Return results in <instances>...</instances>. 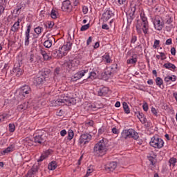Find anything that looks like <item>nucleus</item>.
Masks as SVG:
<instances>
[{
  "label": "nucleus",
  "instance_id": "nucleus-19",
  "mask_svg": "<svg viewBox=\"0 0 177 177\" xmlns=\"http://www.w3.org/2000/svg\"><path fill=\"white\" fill-rule=\"evenodd\" d=\"M138 62V55H133L131 58L127 60V64H136Z\"/></svg>",
  "mask_w": 177,
  "mask_h": 177
},
{
  "label": "nucleus",
  "instance_id": "nucleus-17",
  "mask_svg": "<svg viewBox=\"0 0 177 177\" xmlns=\"http://www.w3.org/2000/svg\"><path fill=\"white\" fill-rule=\"evenodd\" d=\"M163 67L164 68H166L167 70H170L171 71H175V70H176V66L171 62L164 64Z\"/></svg>",
  "mask_w": 177,
  "mask_h": 177
},
{
  "label": "nucleus",
  "instance_id": "nucleus-1",
  "mask_svg": "<svg viewBox=\"0 0 177 177\" xmlns=\"http://www.w3.org/2000/svg\"><path fill=\"white\" fill-rule=\"evenodd\" d=\"M141 21H138L136 25V30L138 34L144 32L145 35L149 32V22L145 14L140 15Z\"/></svg>",
  "mask_w": 177,
  "mask_h": 177
},
{
  "label": "nucleus",
  "instance_id": "nucleus-13",
  "mask_svg": "<svg viewBox=\"0 0 177 177\" xmlns=\"http://www.w3.org/2000/svg\"><path fill=\"white\" fill-rule=\"evenodd\" d=\"M114 16V13H113V11L108 10L105 12L103 13L102 17L104 19V21H107L111 19Z\"/></svg>",
  "mask_w": 177,
  "mask_h": 177
},
{
  "label": "nucleus",
  "instance_id": "nucleus-40",
  "mask_svg": "<svg viewBox=\"0 0 177 177\" xmlns=\"http://www.w3.org/2000/svg\"><path fill=\"white\" fill-rule=\"evenodd\" d=\"M97 75H96V73L95 72H91L90 73V75L88 77V79H90V80H95V78H97Z\"/></svg>",
  "mask_w": 177,
  "mask_h": 177
},
{
  "label": "nucleus",
  "instance_id": "nucleus-25",
  "mask_svg": "<svg viewBox=\"0 0 177 177\" xmlns=\"http://www.w3.org/2000/svg\"><path fill=\"white\" fill-rule=\"evenodd\" d=\"M57 168V163L56 161H52L48 165V169L50 171H55Z\"/></svg>",
  "mask_w": 177,
  "mask_h": 177
},
{
  "label": "nucleus",
  "instance_id": "nucleus-16",
  "mask_svg": "<svg viewBox=\"0 0 177 177\" xmlns=\"http://www.w3.org/2000/svg\"><path fill=\"white\" fill-rule=\"evenodd\" d=\"M34 84L35 85H41L45 82V78L44 77L43 75L41 76H36L34 78Z\"/></svg>",
  "mask_w": 177,
  "mask_h": 177
},
{
  "label": "nucleus",
  "instance_id": "nucleus-38",
  "mask_svg": "<svg viewBox=\"0 0 177 177\" xmlns=\"http://www.w3.org/2000/svg\"><path fill=\"white\" fill-rule=\"evenodd\" d=\"M92 172H93V167L90 166V167H88L87 172H86L84 177L89 176V175H91V174H92Z\"/></svg>",
  "mask_w": 177,
  "mask_h": 177
},
{
  "label": "nucleus",
  "instance_id": "nucleus-56",
  "mask_svg": "<svg viewBox=\"0 0 177 177\" xmlns=\"http://www.w3.org/2000/svg\"><path fill=\"white\" fill-rule=\"evenodd\" d=\"M138 38L136 37V36H133L131 40V44H135V42H136Z\"/></svg>",
  "mask_w": 177,
  "mask_h": 177
},
{
  "label": "nucleus",
  "instance_id": "nucleus-63",
  "mask_svg": "<svg viewBox=\"0 0 177 177\" xmlns=\"http://www.w3.org/2000/svg\"><path fill=\"white\" fill-rule=\"evenodd\" d=\"M87 125H89V127H93V121L91 120L87 122Z\"/></svg>",
  "mask_w": 177,
  "mask_h": 177
},
{
  "label": "nucleus",
  "instance_id": "nucleus-26",
  "mask_svg": "<svg viewBox=\"0 0 177 177\" xmlns=\"http://www.w3.org/2000/svg\"><path fill=\"white\" fill-rule=\"evenodd\" d=\"M19 27H20V21H17L14 24V25L11 28V31L13 32H17V30H19Z\"/></svg>",
  "mask_w": 177,
  "mask_h": 177
},
{
  "label": "nucleus",
  "instance_id": "nucleus-41",
  "mask_svg": "<svg viewBox=\"0 0 177 177\" xmlns=\"http://www.w3.org/2000/svg\"><path fill=\"white\" fill-rule=\"evenodd\" d=\"M90 27V24H87L86 25H84L81 27L80 28V31H86V30H88V28H89Z\"/></svg>",
  "mask_w": 177,
  "mask_h": 177
},
{
  "label": "nucleus",
  "instance_id": "nucleus-3",
  "mask_svg": "<svg viewBox=\"0 0 177 177\" xmlns=\"http://www.w3.org/2000/svg\"><path fill=\"white\" fill-rule=\"evenodd\" d=\"M71 43L66 42L58 50H53L52 56L55 59H62L63 56H66L71 49Z\"/></svg>",
  "mask_w": 177,
  "mask_h": 177
},
{
  "label": "nucleus",
  "instance_id": "nucleus-44",
  "mask_svg": "<svg viewBox=\"0 0 177 177\" xmlns=\"http://www.w3.org/2000/svg\"><path fill=\"white\" fill-rule=\"evenodd\" d=\"M151 111L152 114H153V115H155L156 117H157V115H158V112H157V109H156V108L152 107L151 109Z\"/></svg>",
  "mask_w": 177,
  "mask_h": 177
},
{
  "label": "nucleus",
  "instance_id": "nucleus-15",
  "mask_svg": "<svg viewBox=\"0 0 177 177\" xmlns=\"http://www.w3.org/2000/svg\"><path fill=\"white\" fill-rule=\"evenodd\" d=\"M38 171V167L37 166H33L31 169H30L27 174L26 175V177H35V174Z\"/></svg>",
  "mask_w": 177,
  "mask_h": 177
},
{
  "label": "nucleus",
  "instance_id": "nucleus-36",
  "mask_svg": "<svg viewBox=\"0 0 177 177\" xmlns=\"http://www.w3.org/2000/svg\"><path fill=\"white\" fill-rule=\"evenodd\" d=\"M68 68H73V67H75V65L74 64L73 60H68L66 63Z\"/></svg>",
  "mask_w": 177,
  "mask_h": 177
},
{
  "label": "nucleus",
  "instance_id": "nucleus-5",
  "mask_svg": "<svg viewBox=\"0 0 177 177\" xmlns=\"http://www.w3.org/2000/svg\"><path fill=\"white\" fill-rule=\"evenodd\" d=\"M149 145L154 149H162L164 147V140L158 136H154L151 138Z\"/></svg>",
  "mask_w": 177,
  "mask_h": 177
},
{
  "label": "nucleus",
  "instance_id": "nucleus-11",
  "mask_svg": "<svg viewBox=\"0 0 177 177\" xmlns=\"http://www.w3.org/2000/svg\"><path fill=\"white\" fill-rule=\"evenodd\" d=\"M87 73H88V69L82 70L73 75V80H74V81H77V80H81V78H82L84 75H85V74H87Z\"/></svg>",
  "mask_w": 177,
  "mask_h": 177
},
{
  "label": "nucleus",
  "instance_id": "nucleus-2",
  "mask_svg": "<svg viewBox=\"0 0 177 177\" xmlns=\"http://www.w3.org/2000/svg\"><path fill=\"white\" fill-rule=\"evenodd\" d=\"M107 145H106L104 140L102 139L95 145L93 148V153L95 156H97V157H103V156L107 153Z\"/></svg>",
  "mask_w": 177,
  "mask_h": 177
},
{
  "label": "nucleus",
  "instance_id": "nucleus-62",
  "mask_svg": "<svg viewBox=\"0 0 177 177\" xmlns=\"http://www.w3.org/2000/svg\"><path fill=\"white\" fill-rule=\"evenodd\" d=\"M127 0H118V2L119 3V5H124V3Z\"/></svg>",
  "mask_w": 177,
  "mask_h": 177
},
{
  "label": "nucleus",
  "instance_id": "nucleus-6",
  "mask_svg": "<svg viewBox=\"0 0 177 177\" xmlns=\"http://www.w3.org/2000/svg\"><path fill=\"white\" fill-rule=\"evenodd\" d=\"M122 138L123 139L133 138V139H135L136 140L139 138V134H138V132L135 131V130L130 129L128 130H124L122 132Z\"/></svg>",
  "mask_w": 177,
  "mask_h": 177
},
{
  "label": "nucleus",
  "instance_id": "nucleus-28",
  "mask_svg": "<svg viewBox=\"0 0 177 177\" xmlns=\"http://www.w3.org/2000/svg\"><path fill=\"white\" fill-rule=\"evenodd\" d=\"M34 142L35 143H43L44 139H42V136H36L34 138Z\"/></svg>",
  "mask_w": 177,
  "mask_h": 177
},
{
  "label": "nucleus",
  "instance_id": "nucleus-32",
  "mask_svg": "<svg viewBox=\"0 0 177 177\" xmlns=\"http://www.w3.org/2000/svg\"><path fill=\"white\" fill-rule=\"evenodd\" d=\"M176 158H171L169 160V167H172L174 168V167H175V164L176 163Z\"/></svg>",
  "mask_w": 177,
  "mask_h": 177
},
{
  "label": "nucleus",
  "instance_id": "nucleus-7",
  "mask_svg": "<svg viewBox=\"0 0 177 177\" xmlns=\"http://www.w3.org/2000/svg\"><path fill=\"white\" fill-rule=\"evenodd\" d=\"M90 140H92V136L88 133H83L79 138L78 145L80 146H85V145L89 143Z\"/></svg>",
  "mask_w": 177,
  "mask_h": 177
},
{
  "label": "nucleus",
  "instance_id": "nucleus-42",
  "mask_svg": "<svg viewBox=\"0 0 177 177\" xmlns=\"http://www.w3.org/2000/svg\"><path fill=\"white\" fill-rule=\"evenodd\" d=\"M160 46V40L156 39L153 43V48L154 49H157Z\"/></svg>",
  "mask_w": 177,
  "mask_h": 177
},
{
  "label": "nucleus",
  "instance_id": "nucleus-49",
  "mask_svg": "<svg viewBox=\"0 0 177 177\" xmlns=\"http://www.w3.org/2000/svg\"><path fill=\"white\" fill-rule=\"evenodd\" d=\"M60 135L62 137H64L67 135V131H66V129H63L60 131Z\"/></svg>",
  "mask_w": 177,
  "mask_h": 177
},
{
  "label": "nucleus",
  "instance_id": "nucleus-31",
  "mask_svg": "<svg viewBox=\"0 0 177 177\" xmlns=\"http://www.w3.org/2000/svg\"><path fill=\"white\" fill-rule=\"evenodd\" d=\"M74 138V131L72 129H69L68 131V140H73V138Z\"/></svg>",
  "mask_w": 177,
  "mask_h": 177
},
{
  "label": "nucleus",
  "instance_id": "nucleus-51",
  "mask_svg": "<svg viewBox=\"0 0 177 177\" xmlns=\"http://www.w3.org/2000/svg\"><path fill=\"white\" fill-rule=\"evenodd\" d=\"M165 45H172V39L169 38L166 40Z\"/></svg>",
  "mask_w": 177,
  "mask_h": 177
},
{
  "label": "nucleus",
  "instance_id": "nucleus-47",
  "mask_svg": "<svg viewBox=\"0 0 177 177\" xmlns=\"http://www.w3.org/2000/svg\"><path fill=\"white\" fill-rule=\"evenodd\" d=\"M142 109H143L144 111H148V110H149V105L147 104V102L143 104Z\"/></svg>",
  "mask_w": 177,
  "mask_h": 177
},
{
  "label": "nucleus",
  "instance_id": "nucleus-20",
  "mask_svg": "<svg viewBox=\"0 0 177 177\" xmlns=\"http://www.w3.org/2000/svg\"><path fill=\"white\" fill-rule=\"evenodd\" d=\"M156 84L158 86H159V88H160V89H164V81L162 80V79L160 77H158L156 78Z\"/></svg>",
  "mask_w": 177,
  "mask_h": 177
},
{
  "label": "nucleus",
  "instance_id": "nucleus-24",
  "mask_svg": "<svg viewBox=\"0 0 177 177\" xmlns=\"http://www.w3.org/2000/svg\"><path fill=\"white\" fill-rule=\"evenodd\" d=\"M164 81L165 82H170V81L171 82H175V81H176V76H175V75H171V76L167 75L165 77Z\"/></svg>",
  "mask_w": 177,
  "mask_h": 177
},
{
  "label": "nucleus",
  "instance_id": "nucleus-48",
  "mask_svg": "<svg viewBox=\"0 0 177 177\" xmlns=\"http://www.w3.org/2000/svg\"><path fill=\"white\" fill-rule=\"evenodd\" d=\"M30 63H34L35 62V56L34 55H31L29 58Z\"/></svg>",
  "mask_w": 177,
  "mask_h": 177
},
{
  "label": "nucleus",
  "instance_id": "nucleus-10",
  "mask_svg": "<svg viewBox=\"0 0 177 177\" xmlns=\"http://www.w3.org/2000/svg\"><path fill=\"white\" fill-rule=\"evenodd\" d=\"M73 9V6H71V2L69 0H65L62 3V10L63 12H71Z\"/></svg>",
  "mask_w": 177,
  "mask_h": 177
},
{
  "label": "nucleus",
  "instance_id": "nucleus-59",
  "mask_svg": "<svg viewBox=\"0 0 177 177\" xmlns=\"http://www.w3.org/2000/svg\"><path fill=\"white\" fill-rule=\"evenodd\" d=\"M5 12V7L3 6H0V15H2Z\"/></svg>",
  "mask_w": 177,
  "mask_h": 177
},
{
  "label": "nucleus",
  "instance_id": "nucleus-39",
  "mask_svg": "<svg viewBox=\"0 0 177 177\" xmlns=\"http://www.w3.org/2000/svg\"><path fill=\"white\" fill-rule=\"evenodd\" d=\"M53 26H55V22L48 21L46 24V28H53Z\"/></svg>",
  "mask_w": 177,
  "mask_h": 177
},
{
  "label": "nucleus",
  "instance_id": "nucleus-4",
  "mask_svg": "<svg viewBox=\"0 0 177 177\" xmlns=\"http://www.w3.org/2000/svg\"><path fill=\"white\" fill-rule=\"evenodd\" d=\"M73 102H74V98L68 96V94H62L57 100H54L51 101V105L54 107L63 106V104H66L67 106L68 104H71Z\"/></svg>",
  "mask_w": 177,
  "mask_h": 177
},
{
  "label": "nucleus",
  "instance_id": "nucleus-46",
  "mask_svg": "<svg viewBox=\"0 0 177 177\" xmlns=\"http://www.w3.org/2000/svg\"><path fill=\"white\" fill-rule=\"evenodd\" d=\"M88 7L86 6H84L82 7V12L84 13V15H86V13H88Z\"/></svg>",
  "mask_w": 177,
  "mask_h": 177
},
{
  "label": "nucleus",
  "instance_id": "nucleus-22",
  "mask_svg": "<svg viewBox=\"0 0 177 177\" xmlns=\"http://www.w3.org/2000/svg\"><path fill=\"white\" fill-rule=\"evenodd\" d=\"M137 118L140 120L142 124H146L147 122V119H146V117H145V114H143L142 113H138L137 114Z\"/></svg>",
  "mask_w": 177,
  "mask_h": 177
},
{
  "label": "nucleus",
  "instance_id": "nucleus-35",
  "mask_svg": "<svg viewBox=\"0 0 177 177\" xmlns=\"http://www.w3.org/2000/svg\"><path fill=\"white\" fill-rule=\"evenodd\" d=\"M44 46H45V48H51L52 46V40L50 39H48V40H46L44 43Z\"/></svg>",
  "mask_w": 177,
  "mask_h": 177
},
{
  "label": "nucleus",
  "instance_id": "nucleus-52",
  "mask_svg": "<svg viewBox=\"0 0 177 177\" xmlns=\"http://www.w3.org/2000/svg\"><path fill=\"white\" fill-rule=\"evenodd\" d=\"M171 54L173 56H175V55H176V49H175V48L173 47L171 48Z\"/></svg>",
  "mask_w": 177,
  "mask_h": 177
},
{
  "label": "nucleus",
  "instance_id": "nucleus-43",
  "mask_svg": "<svg viewBox=\"0 0 177 177\" xmlns=\"http://www.w3.org/2000/svg\"><path fill=\"white\" fill-rule=\"evenodd\" d=\"M15 126L13 124H9V131L10 132H15Z\"/></svg>",
  "mask_w": 177,
  "mask_h": 177
},
{
  "label": "nucleus",
  "instance_id": "nucleus-53",
  "mask_svg": "<svg viewBox=\"0 0 177 177\" xmlns=\"http://www.w3.org/2000/svg\"><path fill=\"white\" fill-rule=\"evenodd\" d=\"M97 95L98 96H103V95H104V93L103 91V89H100L98 91H97Z\"/></svg>",
  "mask_w": 177,
  "mask_h": 177
},
{
  "label": "nucleus",
  "instance_id": "nucleus-8",
  "mask_svg": "<svg viewBox=\"0 0 177 177\" xmlns=\"http://www.w3.org/2000/svg\"><path fill=\"white\" fill-rule=\"evenodd\" d=\"M30 92L31 88H30V86H28V85H25L19 89V97H21V99H24V97H27V96H28Z\"/></svg>",
  "mask_w": 177,
  "mask_h": 177
},
{
  "label": "nucleus",
  "instance_id": "nucleus-54",
  "mask_svg": "<svg viewBox=\"0 0 177 177\" xmlns=\"http://www.w3.org/2000/svg\"><path fill=\"white\" fill-rule=\"evenodd\" d=\"M102 91L104 92V95H106V93H109V88L107 87L102 88Z\"/></svg>",
  "mask_w": 177,
  "mask_h": 177
},
{
  "label": "nucleus",
  "instance_id": "nucleus-29",
  "mask_svg": "<svg viewBox=\"0 0 177 177\" xmlns=\"http://www.w3.org/2000/svg\"><path fill=\"white\" fill-rule=\"evenodd\" d=\"M156 59L158 60H165V59H167V56L164 53H159V55H156Z\"/></svg>",
  "mask_w": 177,
  "mask_h": 177
},
{
  "label": "nucleus",
  "instance_id": "nucleus-23",
  "mask_svg": "<svg viewBox=\"0 0 177 177\" xmlns=\"http://www.w3.org/2000/svg\"><path fill=\"white\" fill-rule=\"evenodd\" d=\"M15 151V145H12L7 147L6 149H4L2 152L1 154L3 156H5V154H8V153H11V151Z\"/></svg>",
  "mask_w": 177,
  "mask_h": 177
},
{
  "label": "nucleus",
  "instance_id": "nucleus-58",
  "mask_svg": "<svg viewBox=\"0 0 177 177\" xmlns=\"http://www.w3.org/2000/svg\"><path fill=\"white\" fill-rule=\"evenodd\" d=\"M92 42V37H89L86 41V45H90L91 43Z\"/></svg>",
  "mask_w": 177,
  "mask_h": 177
},
{
  "label": "nucleus",
  "instance_id": "nucleus-37",
  "mask_svg": "<svg viewBox=\"0 0 177 177\" xmlns=\"http://www.w3.org/2000/svg\"><path fill=\"white\" fill-rule=\"evenodd\" d=\"M42 27L41 26H37L35 28V34H37V35H39L40 34L42 33Z\"/></svg>",
  "mask_w": 177,
  "mask_h": 177
},
{
  "label": "nucleus",
  "instance_id": "nucleus-34",
  "mask_svg": "<svg viewBox=\"0 0 177 177\" xmlns=\"http://www.w3.org/2000/svg\"><path fill=\"white\" fill-rule=\"evenodd\" d=\"M50 16L52 19H57V16H59V12H57V10H52Z\"/></svg>",
  "mask_w": 177,
  "mask_h": 177
},
{
  "label": "nucleus",
  "instance_id": "nucleus-14",
  "mask_svg": "<svg viewBox=\"0 0 177 177\" xmlns=\"http://www.w3.org/2000/svg\"><path fill=\"white\" fill-rule=\"evenodd\" d=\"M115 168H117V162H111L109 164H107L106 165H105V169L106 171H108L113 172V171H114Z\"/></svg>",
  "mask_w": 177,
  "mask_h": 177
},
{
  "label": "nucleus",
  "instance_id": "nucleus-18",
  "mask_svg": "<svg viewBox=\"0 0 177 177\" xmlns=\"http://www.w3.org/2000/svg\"><path fill=\"white\" fill-rule=\"evenodd\" d=\"M51 153H52V150L50 149H48L44 151L40 156L38 161H44V160H45V158H48V157H49V156H50Z\"/></svg>",
  "mask_w": 177,
  "mask_h": 177
},
{
  "label": "nucleus",
  "instance_id": "nucleus-61",
  "mask_svg": "<svg viewBox=\"0 0 177 177\" xmlns=\"http://www.w3.org/2000/svg\"><path fill=\"white\" fill-rule=\"evenodd\" d=\"M153 84H154V82H153V80H151V79L148 80V81H147L148 85H153Z\"/></svg>",
  "mask_w": 177,
  "mask_h": 177
},
{
  "label": "nucleus",
  "instance_id": "nucleus-30",
  "mask_svg": "<svg viewBox=\"0 0 177 177\" xmlns=\"http://www.w3.org/2000/svg\"><path fill=\"white\" fill-rule=\"evenodd\" d=\"M123 109L126 114H129L131 113L129 106H128V104L127 102H123Z\"/></svg>",
  "mask_w": 177,
  "mask_h": 177
},
{
  "label": "nucleus",
  "instance_id": "nucleus-60",
  "mask_svg": "<svg viewBox=\"0 0 177 177\" xmlns=\"http://www.w3.org/2000/svg\"><path fill=\"white\" fill-rule=\"evenodd\" d=\"M136 10V8L133 7V8H131V12H130V15H131V16H133V15H135Z\"/></svg>",
  "mask_w": 177,
  "mask_h": 177
},
{
  "label": "nucleus",
  "instance_id": "nucleus-9",
  "mask_svg": "<svg viewBox=\"0 0 177 177\" xmlns=\"http://www.w3.org/2000/svg\"><path fill=\"white\" fill-rule=\"evenodd\" d=\"M153 24L155 30H157L158 31H161V30H162V27H164V22L161 21V17L158 16L153 18Z\"/></svg>",
  "mask_w": 177,
  "mask_h": 177
},
{
  "label": "nucleus",
  "instance_id": "nucleus-33",
  "mask_svg": "<svg viewBox=\"0 0 177 177\" xmlns=\"http://www.w3.org/2000/svg\"><path fill=\"white\" fill-rule=\"evenodd\" d=\"M102 60L106 63H111V58H110V55H104L102 56Z\"/></svg>",
  "mask_w": 177,
  "mask_h": 177
},
{
  "label": "nucleus",
  "instance_id": "nucleus-21",
  "mask_svg": "<svg viewBox=\"0 0 177 177\" xmlns=\"http://www.w3.org/2000/svg\"><path fill=\"white\" fill-rule=\"evenodd\" d=\"M28 109V102H24L17 106L18 111H24Z\"/></svg>",
  "mask_w": 177,
  "mask_h": 177
},
{
  "label": "nucleus",
  "instance_id": "nucleus-50",
  "mask_svg": "<svg viewBox=\"0 0 177 177\" xmlns=\"http://www.w3.org/2000/svg\"><path fill=\"white\" fill-rule=\"evenodd\" d=\"M112 132L113 133H114L115 135H118V133H120V131H118V129H117V128L114 127L112 129Z\"/></svg>",
  "mask_w": 177,
  "mask_h": 177
},
{
  "label": "nucleus",
  "instance_id": "nucleus-27",
  "mask_svg": "<svg viewBox=\"0 0 177 177\" xmlns=\"http://www.w3.org/2000/svg\"><path fill=\"white\" fill-rule=\"evenodd\" d=\"M40 53L42 55L44 60H49V59H50V57L48 55L46 51L41 50Z\"/></svg>",
  "mask_w": 177,
  "mask_h": 177
},
{
  "label": "nucleus",
  "instance_id": "nucleus-12",
  "mask_svg": "<svg viewBox=\"0 0 177 177\" xmlns=\"http://www.w3.org/2000/svg\"><path fill=\"white\" fill-rule=\"evenodd\" d=\"M31 31V25L27 26V30L25 32V45H30V32Z\"/></svg>",
  "mask_w": 177,
  "mask_h": 177
},
{
  "label": "nucleus",
  "instance_id": "nucleus-57",
  "mask_svg": "<svg viewBox=\"0 0 177 177\" xmlns=\"http://www.w3.org/2000/svg\"><path fill=\"white\" fill-rule=\"evenodd\" d=\"M89 110H96V106L95 104H91L88 106Z\"/></svg>",
  "mask_w": 177,
  "mask_h": 177
},
{
  "label": "nucleus",
  "instance_id": "nucleus-45",
  "mask_svg": "<svg viewBox=\"0 0 177 177\" xmlns=\"http://www.w3.org/2000/svg\"><path fill=\"white\" fill-rule=\"evenodd\" d=\"M23 75V70H21V68H18L17 70V77H21Z\"/></svg>",
  "mask_w": 177,
  "mask_h": 177
},
{
  "label": "nucleus",
  "instance_id": "nucleus-55",
  "mask_svg": "<svg viewBox=\"0 0 177 177\" xmlns=\"http://www.w3.org/2000/svg\"><path fill=\"white\" fill-rule=\"evenodd\" d=\"M102 30H109V25L108 24H103L102 26Z\"/></svg>",
  "mask_w": 177,
  "mask_h": 177
},
{
  "label": "nucleus",
  "instance_id": "nucleus-64",
  "mask_svg": "<svg viewBox=\"0 0 177 177\" xmlns=\"http://www.w3.org/2000/svg\"><path fill=\"white\" fill-rule=\"evenodd\" d=\"M121 106V103L120 102H116L115 104V107H120Z\"/></svg>",
  "mask_w": 177,
  "mask_h": 177
}]
</instances>
